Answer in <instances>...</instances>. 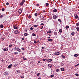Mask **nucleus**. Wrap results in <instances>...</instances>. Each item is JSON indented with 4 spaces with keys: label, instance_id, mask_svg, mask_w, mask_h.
<instances>
[{
    "label": "nucleus",
    "instance_id": "1",
    "mask_svg": "<svg viewBox=\"0 0 79 79\" xmlns=\"http://www.w3.org/2000/svg\"><path fill=\"white\" fill-rule=\"evenodd\" d=\"M25 2V0H23L22 1V2L20 3L19 4V5L20 6H22L23 4H24V3Z\"/></svg>",
    "mask_w": 79,
    "mask_h": 79
},
{
    "label": "nucleus",
    "instance_id": "2",
    "mask_svg": "<svg viewBox=\"0 0 79 79\" xmlns=\"http://www.w3.org/2000/svg\"><path fill=\"white\" fill-rule=\"evenodd\" d=\"M18 13L19 14H21L22 13V10L21 9H19L18 10Z\"/></svg>",
    "mask_w": 79,
    "mask_h": 79
},
{
    "label": "nucleus",
    "instance_id": "3",
    "mask_svg": "<svg viewBox=\"0 0 79 79\" xmlns=\"http://www.w3.org/2000/svg\"><path fill=\"white\" fill-rule=\"evenodd\" d=\"M60 52H56L55 53L54 55H60Z\"/></svg>",
    "mask_w": 79,
    "mask_h": 79
},
{
    "label": "nucleus",
    "instance_id": "4",
    "mask_svg": "<svg viewBox=\"0 0 79 79\" xmlns=\"http://www.w3.org/2000/svg\"><path fill=\"white\" fill-rule=\"evenodd\" d=\"M8 74H9L8 72H5L4 73V75H5V76H7V75Z\"/></svg>",
    "mask_w": 79,
    "mask_h": 79
},
{
    "label": "nucleus",
    "instance_id": "5",
    "mask_svg": "<svg viewBox=\"0 0 79 79\" xmlns=\"http://www.w3.org/2000/svg\"><path fill=\"white\" fill-rule=\"evenodd\" d=\"M57 16L56 15H54L53 16V19H56Z\"/></svg>",
    "mask_w": 79,
    "mask_h": 79
},
{
    "label": "nucleus",
    "instance_id": "6",
    "mask_svg": "<svg viewBox=\"0 0 79 79\" xmlns=\"http://www.w3.org/2000/svg\"><path fill=\"white\" fill-rule=\"evenodd\" d=\"M13 66V64H11L10 65H9L8 67V68L9 69V68H11V66Z\"/></svg>",
    "mask_w": 79,
    "mask_h": 79
},
{
    "label": "nucleus",
    "instance_id": "7",
    "mask_svg": "<svg viewBox=\"0 0 79 79\" xmlns=\"http://www.w3.org/2000/svg\"><path fill=\"white\" fill-rule=\"evenodd\" d=\"M4 51H5L6 52H7L8 51V48H4L3 49Z\"/></svg>",
    "mask_w": 79,
    "mask_h": 79
},
{
    "label": "nucleus",
    "instance_id": "8",
    "mask_svg": "<svg viewBox=\"0 0 79 79\" xmlns=\"http://www.w3.org/2000/svg\"><path fill=\"white\" fill-rule=\"evenodd\" d=\"M20 73V71H19V70L16 71L15 72V73H16V74H18V73Z\"/></svg>",
    "mask_w": 79,
    "mask_h": 79
},
{
    "label": "nucleus",
    "instance_id": "9",
    "mask_svg": "<svg viewBox=\"0 0 79 79\" xmlns=\"http://www.w3.org/2000/svg\"><path fill=\"white\" fill-rule=\"evenodd\" d=\"M15 50H17L19 49V47H16L14 48Z\"/></svg>",
    "mask_w": 79,
    "mask_h": 79
},
{
    "label": "nucleus",
    "instance_id": "10",
    "mask_svg": "<svg viewBox=\"0 0 79 79\" xmlns=\"http://www.w3.org/2000/svg\"><path fill=\"white\" fill-rule=\"evenodd\" d=\"M75 17L74 18H75V19H77V18H78L79 16L77 15H74Z\"/></svg>",
    "mask_w": 79,
    "mask_h": 79
},
{
    "label": "nucleus",
    "instance_id": "11",
    "mask_svg": "<svg viewBox=\"0 0 79 79\" xmlns=\"http://www.w3.org/2000/svg\"><path fill=\"white\" fill-rule=\"evenodd\" d=\"M48 66H49V68H51L52 67V64H48Z\"/></svg>",
    "mask_w": 79,
    "mask_h": 79
},
{
    "label": "nucleus",
    "instance_id": "12",
    "mask_svg": "<svg viewBox=\"0 0 79 79\" xmlns=\"http://www.w3.org/2000/svg\"><path fill=\"white\" fill-rule=\"evenodd\" d=\"M52 61V59H49L48 60H47V61H48L49 62H51Z\"/></svg>",
    "mask_w": 79,
    "mask_h": 79
},
{
    "label": "nucleus",
    "instance_id": "13",
    "mask_svg": "<svg viewBox=\"0 0 79 79\" xmlns=\"http://www.w3.org/2000/svg\"><path fill=\"white\" fill-rule=\"evenodd\" d=\"M48 40L49 42H52L53 41V40L52 39H48Z\"/></svg>",
    "mask_w": 79,
    "mask_h": 79
},
{
    "label": "nucleus",
    "instance_id": "14",
    "mask_svg": "<svg viewBox=\"0 0 79 79\" xmlns=\"http://www.w3.org/2000/svg\"><path fill=\"white\" fill-rule=\"evenodd\" d=\"M15 34H18L19 33V31L18 30H16L15 32Z\"/></svg>",
    "mask_w": 79,
    "mask_h": 79
},
{
    "label": "nucleus",
    "instance_id": "15",
    "mask_svg": "<svg viewBox=\"0 0 79 79\" xmlns=\"http://www.w3.org/2000/svg\"><path fill=\"white\" fill-rule=\"evenodd\" d=\"M59 32H60V33H61V32H62V29H60L59 30Z\"/></svg>",
    "mask_w": 79,
    "mask_h": 79
},
{
    "label": "nucleus",
    "instance_id": "16",
    "mask_svg": "<svg viewBox=\"0 0 79 79\" xmlns=\"http://www.w3.org/2000/svg\"><path fill=\"white\" fill-rule=\"evenodd\" d=\"M13 27L15 29H18V27H15V26H13Z\"/></svg>",
    "mask_w": 79,
    "mask_h": 79
},
{
    "label": "nucleus",
    "instance_id": "17",
    "mask_svg": "<svg viewBox=\"0 0 79 79\" xmlns=\"http://www.w3.org/2000/svg\"><path fill=\"white\" fill-rule=\"evenodd\" d=\"M28 35V34H27V33H25L24 34V35L25 36H27V35Z\"/></svg>",
    "mask_w": 79,
    "mask_h": 79
},
{
    "label": "nucleus",
    "instance_id": "18",
    "mask_svg": "<svg viewBox=\"0 0 79 79\" xmlns=\"http://www.w3.org/2000/svg\"><path fill=\"white\" fill-rule=\"evenodd\" d=\"M75 34V33L73 31L71 33V35H74Z\"/></svg>",
    "mask_w": 79,
    "mask_h": 79
},
{
    "label": "nucleus",
    "instance_id": "19",
    "mask_svg": "<svg viewBox=\"0 0 79 79\" xmlns=\"http://www.w3.org/2000/svg\"><path fill=\"white\" fill-rule=\"evenodd\" d=\"M54 35H57V32H54Z\"/></svg>",
    "mask_w": 79,
    "mask_h": 79
},
{
    "label": "nucleus",
    "instance_id": "20",
    "mask_svg": "<svg viewBox=\"0 0 79 79\" xmlns=\"http://www.w3.org/2000/svg\"><path fill=\"white\" fill-rule=\"evenodd\" d=\"M17 50V51H18V52H21V50H20V49H19H19Z\"/></svg>",
    "mask_w": 79,
    "mask_h": 79
},
{
    "label": "nucleus",
    "instance_id": "21",
    "mask_svg": "<svg viewBox=\"0 0 79 79\" xmlns=\"http://www.w3.org/2000/svg\"><path fill=\"white\" fill-rule=\"evenodd\" d=\"M57 11V10L56 9H54L53 10V12L55 13H56Z\"/></svg>",
    "mask_w": 79,
    "mask_h": 79
},
{
    "label": "nucleus",
    "instance_id": "22",
    "mask_svg": "<svg viewBox=\"0 0 79 79\" xmlns=\"http://www.w3.org/2000/svg\"><path fill=\"white\" fill-rule=\"evenodd\" d=\"M61 71H64V69L63 68H61Z\"/></svg>",
    "mask_w": 79,
    "mask_h": 79
},
{
    "label": "nucleus",
    "instance_id": "23",
    "mask_svg": "<svg viewBox=\"0 0 79 79\" xmlns=\"http://www.w3.org/2000/svg\"><path fill=\"white\" fill-rule=\"evenodd\" d=\"M0 27L1 28H3V25L2 24H1L0 25Z\"/></svg>",
    "mask_w": 79,
    "mask_h": 79
},
{
    "label": "nucleus",
    "instance_id": "24",
    "mask_svg": "<svg viewBox=\"0 0 79 79\" xmlns=\"http://www.w3.org/2000/svg\"><path fill=\"white\" fill-rule=\"evenodd\" d=\"M47 33H52V31H49L47 32Z\"/></svg>",
    "mask_w": 79,
    "mask_h": 79
},
{
    "label": "nucleus",
    "instance_id": "25",
    "mask_svg": "<svg viewBox=\"0 0 79 79\" xmlns=\"http://www.w3.org/2000/svg\"><path fill=\"white\" fill-rule=\"evenodd\" d=\"M76 29L77 30V31H79V27H78Z\"/></svg>",
    "mask_w": 79,
    "mask_h": 79
},
{
    "label": "nucleus",
    "instance_id": "26",
    "mask_svg": "<svg viewBox=\"0 0 79 79\" xmlns=\"http://www.w3.org/2000/svg\"><path fill=\"white\" fill-rule=\"evenodd\" d=\"M43 61H47V59H43Z\"/></svg>",
    "mask_w": 79,
    "mask_h": 79
},
{
    "label": "nucleus",
    "instance_id": "27",
    "mask_svg": "<svg viewBox=\"0 0 79 79\" xmlns=\"http://www.w3.org/2000/svg\"><path fill=\"white\" fill-rule=\"evenodd\" d=\"M28 18H29V19H31V18H32V16H31V15H29L28 16Z\"/></svg>",
    "mask_w": 79,
    "mask_h": 79
},
{
    "label": "nucleus",
    "instance_id": "28",
    "mask_svg": "<svg viewBox=\"0 0 79 79\" xmlns=\"http://www.w3.org/2000/svg\"><path fill=\"white\" fill-rule=\"evenodd\" d=\"M74 56L75 57H76L77 56H78V55H77V54H75V55H74Z\"/></svg>",
    "mask_w": 79,
    "mask_h": 79
},
{
    "label": "nucleus",
    "instance_id": "29",
    "mask_svg": "<svg viewBox=\"0 0 79 79\" xmlns=\"http://www.w3.org/2000/svg\"><path fill=\"white\" fill-rule=\"evenodd\" d=\"M48 5H49V4L48 3H46V6H48Z\"/></svg>",
    "mask_w": 79,
    "mask_h": 79
},
{
    "label": "nucleus",
    "instance_id": "30",
    "mask_svg": "<svg viewBox=\"0 0 79 79\" xmlns=\"http://www.w3.org/2000/svg\"><path fill=\"white\" fill-rule=\"evenodd\" d=\"M40 73H38L37 74V76H40Z\"/></svg>",
    "mask_w": 79,
    "mask_h": 79
},
{
    "label": "nucleus",
    "instance_id": "31",
    "mask_svg": "<svg viewBox=\"0 0 79 79\" xmlns=\"http://www.w3.org/2000/svg\"><path fill=\"white\" fill-rule=\"evenodd\" d=\"M61 56H62V57H63V58H66V57H65V56H63V55H61Z\"/></svg>",
    "mask_w": 79,
    "mask_h": 79
},
{
    "label": "nucleus",
    "instance_id": "32",
    "mask_svg": "<svg viewBox=\"0 0 79 79\" xmlns=\"http://www.w3.org/2000/svg\"><path fill=\"white\" fill-rule=\"evenodd\" d=\"M4 39H5V38H1V40H2V41H3Z\"/></svg>",
    "mask_w": 79,
    "mask_h": 79
},
{
    "label": "nucleus",
    "instance_id": "33",
    "mask_svg": "<svg viewBox=\"0 0 79 79\" xmlns=\"http://www.w3.org/2000/svg\"><path fill=\"white\" fill-rule=\"evenodd\" d=\"M69 26H67L65 27V28H66V29H68V28H69Z\"/></svg>",
    "mask_w": 79,
    "mask_h": 79
},
{
    "label": "nucleus",
    "instance_id": "34",
    "mask_svg": "<svg viewBox=\"0 0 79 79\" xmlns=\"http://www.w3.org/2000/svg\"><path fill=\"white\" fill-rule=\"evenodd\" d=\"M32 35L33 36H35V34H34V33H33L32 34Z\"/></svg>",
    "mask_w": 79,
    "mask_h": 79
},
{
    "label": "nucleus",
    "instance_id": "35",
    "mask_svg": "<svg viewBox=\"0 0 79 79\" xmlns=\"http://www.w3.org/2000/svg\"><path fill=\"white\" fill-rule=\"evenodd\" d=\"M58 71H60V69H57L56 70V72H58Z\"/></svg>",
    "mask_w": 79,
    "mask_h": 79
},
{
    "label": "nucleus",
    "instance_id": "36",
    "mask_svg": "<svg viewBox=\"0 0 79 79\" xmlns=\"http://www.w3.org/2000/svg\"><path fill=\"white\" fill-rule=\"evenodd\" d=\"M37 13H35V16H37Z\"/></svg>",
    "mask_w": 79,
    "mask_h": 79
},
{
    "label": "nucleus",
    "instance_id": "37",
    "mask_svg": "<svg viewBox=\"0 0 79 79\" xmlns=\"http://www.w3.org/2000/svg\"><path fill=\"white\" fill-rule=\"evenodd\" d=\"M54 74H53V75H51L50 77H54Z\"/></svg>",
    "mask_w": 79,
    "mask_h": 79
},
{
    "label": "nucleus",
    "instance_id": "38",
    "mask_svg": "<svg viewBox=\"0 0 79 79\" xmlns=\"http://www.w3.org/2000/svg\"><path fill=\"white\" fill-rule=\"evenodd\" d=\"M79 64H78L75 65V67H76V66H79Z\"/></svg>",
    "mask_w": 79,
    "mask_h": 79
},
{
    "label": "nucleus",
    "instance_id": "39",
    "mask_svg": "<svg viewBox=\"0 0 79 79\" xmlns=\"http://www.w3.org/2000/svg\"><path fill=\"white\" fill-rule=\"evenodd\" d=\"M75 75H76V76H79L78 74L76 73V74H75Z\"/></svg>",
    "mask_w": 79,
    "mask_h": 79
},
{
    "label": "nucleus",
    "instance_id": "40",
    "mask_svg": "<svg viewBox=\"0 0 79 79\" xmlns=\"http://www.w3.org/2000/svg\"><path fill=\"white\" fill-rule=\"evenodd\" d=\"M23 60H27V58H23Z\"/></svg>",
    "mask_w": 79,
    "mask_h": 79
},
{
    "label": "nucleus",
    "instance_id": "41",
    "mask_svg": "<svg viewBox=\"0 0 79 79\" xmlns=\"http://www.w3.org/2000/svg\"><path fill=\"white\" fill-rule=\"evenodd\" d=\"M11 47H12V44H10V45H9V47L10 48H11Z\"/></svg>",
    "mask_w": 79,
    "mask_h": 79
},
{
    "label": "nucleus",
    "instance_id": "42",
    "mask_svg": "<svg viewBox=\"0 0 79 79\" xmlns=\"http://www.w3.org/2000/svg\"><path fill=\"white\" fill-rule=\"evenodd\" d=\"M34 27H37V26L36 25H35Z\"/></svg>",
    "mask_w": 79,
    "mask_h": 79
},
{
    "label": "nucleus",
    "instance_id": "43",
    "mask_svg": "<svg viewBox=\"0 0 79 79\" xmlns=\"http://www.w3.org/2000/svg\"><path fill=\"white\" fill-rule=\"evenodd\" d=\"M41 26H44V23H42L41 24H40Z\"/></svg>",
    "mask_w": 79,
    "mask_h": 79
},
{
    "label": "nucleus",
    "instance_id": "44",
    "mask_svg": "<svg viewBox=\"0 0 79 79\" xmlns=\"http://www.w3.org/2000/svg\"><path fill=\"white\" fill-rule=\"evenodd\" d=\"M76 26H79V23H77L76 24Z\"/></svg>",
    "mask_w": 79,
    "mask_h": 79
},
{
    "label": "nucleus",
    "instance_id": "45",
    "mask_svg": "<svg viewBox=\"0 0 79 79\" xmlns=\"http://www.w3.org/2000/svg\"><path fill=\"white\" fill-rule=\"evenodd\" d=\"M2 11H5V9H4V8H2Z\"/></svg>",
    "mask_w": 79,
    "mask_h": 79
},
{
    "label": "nucleus",
    "instance_id": "46",
    "mask_svg": "<svg viewBox=\"0 0 79 79\" xmlns=\"http://www.w3.org/2000/svg\"><path fill=\"white\" fill-rule=\"evenodd\" d=\"M2 17H3V15H1L0 16V18L1 19H2Z\"/></svg>",
    "mask_w": 79,
    "mask_h": 79
},
{
    "label": "nucleus",
    "instance_id": "47",
    "mask_svg": "<svg viewBox=\"0 0 79 79\" xmlns=\"http://www.w3.org/2000/svg\"><path fill=\"white\" fill-rule=\"evenodd\" d=\"M18 65L17 64H15V65H14V67H16V66H17Z\"/></svg>",
    "mask_w": 79,
    "mask_h": 79
},
{
    "label": "nucleus",
    "instance_id": "48",
    "mask_svg": "<svg viewBox=\"0 0 79 79\" xmlns=\"http://www.w3.org/2000/svg\"><path fill=\"white\" fill-rule=\"evenodd\" d=\"M24 76H22L21 77V78H22L23 79V78H24Z\"/></svg>",
    "mask_w": 79,
    "mask_h": 79
},
{
    "label": "nucleus",
    "instance_id": "49",
    "mask_svg": "<svg viewBox=\"0 0 79 79\" xmlns=\"http://www.w3.org/2000/svg\"><path fill=\"white\" fill-rule=\"evenodd\" d=\"M6 5H9V3L8 2H6Z\"/></svg>",
    "mask_w": 79,
    "mask_h": 79
},
{
    "label": "nucleus",
    "instance_id": "50",
    "mask_svg": "<svg viewBox=\"0 0 79 79\" xmlns=\"http://www.w3.org/2000/svg\"><path fill=\"white\" fill-rule=\"evenodd\" d=\"M24 31H25V32H27V31L26 30H25Z\"/></svg>",
    "mask_w": 79,
    "mask_h": 79
},
{
    "label": "nucleus",
    "instance_id": "51",
    "mask_svg": "<svg viewBox=\"0 0 79 79\" xmlns=\"http://www.w3.org/2000/svg\"><path fill=\"white\" fill-rule=\"evenodd\" d=\"M30 29H31V30H33V28L32 27H31L30 28Z\"/></svg>",
    "mask_w": 79,
    "mask_h": 79
},
{
    "label": "nucleus",
    "instance_id": "52",
    "mask_svg": "<svg viewBox=\"0 0 79 79\" xmlns=\"http://www.w3.org/2000/svg\"><path fill=\"white\" fill-rule=\"evenodd\" d=\"M42 48L43 50H44V49H45V48L44 47H42Z\"/></svg>",
    "mask_w": 79,
    "mask_h": 79
},
{
    "label": "nucleus",
    "instance_id": "53",
    "mask_svg": "<svg viewBox=\"0 0 79 79\" xmlns=\"http://www.w3.org/2000/svg\"><path fill=\"white\" fill-rule=\"evenodd\" d=\"M61 65L63 66H64V64H63V63L61 64Z\"/></svg>",
    "mask_w": 79,
    "mask_h": 79
},
{
    "label": "nucleus",
    "instance_id": "54",
    "mask_svg": "<svg viewBox=\"0 0 79 79\" xmlns=\"http://www.w3.org/2000/svg\"><path fill=\"white\" fill-rule=\"evenodd\" d=\"M18 53L16 52H15L14 53V54H18Z\"/></svg>",
    "mask_w": 79,
    "mask_h": 79
},
{
    "label": "nucleus",
    "instance_id": "55",
    "mask_svg": "<svg viewBox=\"0 0 79 79\" xmlns=\"http://www.w3.org/2000/svg\"><path fill=\"white\" fill-rule=\"evenodd\" d=\"M34 43L37 44V42H36V41H35V40H34Z\"/></svg>",
    "mask_w": 79,
    "mask_h": 79
},
{
    "label": "nucleus",
    "instance_id": "56",
    "mask_svg": "<svg viewBox=\"0 0 79 79\" xmlns=\"http://www.w3.org/2000/svg\"><path fill=\"white\" fill-rule=\"evenodd\" d=\"M36 5H37V6H39V4H37Z\"/></svg>",
    "mask_w": 79,
    "mask_h": 79
},
{
    "label": "nucleus",
    "instance_id": "57",
    "mask_svg": "<svg viewBox=\"0 0 79 79\" xmlns=\"http://www.w3.org/2000/svg\"><path fill=\"white\" fill-rule=\"evenodd\" d=\"M4 61V60H3V59L1 60L2 62H3V61Z\"/></svg>",
    "mask_w": 79,
    "mask_h": 79
},
{
    "label": "nucleus",
    "instance_id": "58",
    "mask_svg": "<svg viewBox=\"0 0 79 79\" xmlns=\"http://www.w3.org/2000/svg\"><path fill=\"white\" fill-rule=\"evenodd\" d=\"M42 79V78L41 77H39V78H38V79Z\"/></svg>",
    "mask_w": 79,
    "mask_h": 79
},
{
    "label": "nucleus",
    "instance_id": "59",
    "mask_svg": "<svg viewBox=\"0 0 79 79\" xmlns=\"http://www.w3.org/2000/svg\"><path fill=\"white\" fill-rule=\"evenodd\" d=\"M22 49L23 50H24V48H22Z\"/></svg>",
    "mask_w": 79,
    "mask_h": 79
},
{
    "label": "nucleus",
    "instance_id": "60",
    "mask_svg": "<svg viewBox=\"0 0 79 79\" xmlns=\"http://www.w3.org/2000/svg\"><path fill=\"white\" fill-rule=\"evenodd\" d=\"M58 21H60V19H58Z\"/></svg>",
    "mask_w": 79,
    "mask_h": 79
},
{
    "label": "nucleus",
    "instance_id": "61",
    "mask_svg": "<svg viewBox=\"0 0 79 79\" xmlns=\"http://www.w3.org/2000/svg\"><path fill=\"white\" fill-rule=\"evenodd\" d=\"M43 28H44V27L42 26L41 29H43Z\"/></svg>",
    "mask_w": 79,
    "mask_h": 79
},
{
    "label": "nucleus",
    "instance_id": "62",
    "mask_svg": "<svg viewBox=\"0 0 79 79\" xmlns=\"http://www.w3.org/2000/svg\"><path fill=\"white\" fill-rule=\"evenodd\" d=\"M60 23H61V20H60V21H59Z\"/></svg>",
    "mask_w": 79,
    "mask_h": 79
},
{
    "label": "nucleus",
    "instance_id": "63",
    "mask_svg": "<svg viewBox=\"0 0 79 79\" xmlns=\"http://www.w3.org/2000/svg\"><path fill=\"white\" fill-rule=\"evenodd\" d=\"M24 38H22V40H24Z\"/></svg>",
    "mask_w": 79,
    "mask_h": 79
},
{
    "label": "nucleus",
    "instance_id": "64",
    "mask_svg": "<svg viewBox=\"0 0 79 79\" xmlns=\"http://www.w3.org/2000/svg\"><path fill=\"white\" fill-rule=\"evenodd\" d=\"M40 61H39L38 62V63H40Z\"/></svg>",
    "mask_w": 79,
    "mask_h": 79
}]
</instances>
